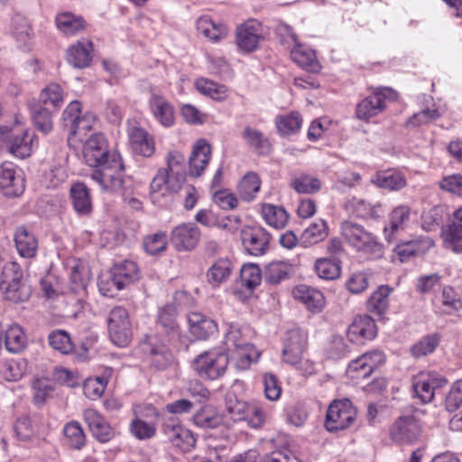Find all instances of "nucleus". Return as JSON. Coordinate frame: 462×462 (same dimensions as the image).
I'll return each instance as SVG.
<instances>
[{"instance_id":"obj_35","label":"nucleus","mask_w":462,"mask_h":462,"mask_svg":"<svg viewBox=\"0 0 462 462\" xmlns=\"http://www.w3.org/2000/svg\"><path fill=\"white\" fill-rule=\"evenodd\" d=\"M140 278V271L135 262L125 260L117 263V290L127 288Z\"/></svg>"},{"instance_id":"obj_51","label":"nucleus","mask_w":462,"mask_h":462,"mask_svg":"<svg viewBox=\"0 0 462 462\" xmlns=\"http://www.w3.org/2000/svg\"><path fill=\"white\" fill-rule=\"evenodd\" d=\"M49 345L56 351L63 355L72 353L74 346L69 334L63 329L51 331L48 336Z\"/></svg>"},{"instance_id":"obj_52","label":"nucleus","mask_w":462,"mask_h":462,"mask_svg":"<svg viewBox=\"0 0 462 462\" xmlns=\"http://www.w3.org/2000/svg\"><path fill=\"white\" fill-rule=\"evenodd\" d=\"M25 362L23 359H11L0 365V378L14 382L20 380L25 372Z\"/></svg>"},{"instance_id":"obj_21","label":"nucleus","mask_w":462,"mask_h":462,"mask_svg":"<svg viewBox=\"0 0 462 462\" xmlns=\"http://www.w3.org/2000/svg\"><path fill=\"white\" fill-rule=\"evenodd\" d=\"M127 134L131 148L136 154L149 158L154 153V139L145 129L137 125H129Z\"/></svg>"},{"instance_id":"obj_32","label":"nucleus","mask_w":462,"mask_h":462,"mask_svg":"<svg viewBox=\"0 0 462 462\" xmlns=\"http://www.w3.org/2000/svg\"><path fill=\"white\" fill-rule=\"evenodd\" d=\"M243 346L230 352L231 359L239 370H246L253 363L257 362L259 352L250 343H243Z\"/></svg>"},{"instance_id":"obj_27","label":"nucleus","mask_w":462,"mask_h":462,"mask_svg":"<svg viewBox=\"0 0 462 462\" xmlns=\"http://www.w3.org/2000/svg\"><path fill=\"white\" fill-rule=\"evenodd\" d=\"M14 243L18 254L23 258H32L38 250V239L25 226H17L14 232Z\"/></svg>"},{"instance_id":"obj_34","label":"nucleus","mask_w":462,"mask_h":462,"mask_svg":"<svg viewBox=\"0 0 462 462\" xmlns=\"http://www.w3.org/2000/svg\"><path fill=\"white\" fill-rule=\"evenodd\" d=\"M113 370L110 368L100 376L89 377L83 383V392L87 398L90 400L99 399L108 383V379L112 375Z\"/></svg>"},{"instance_id":"obj_59","label":"nucleus","mask_w":462,"mask_h":462,"mask_svg":"<svg viewBox=\"0 0 462 462\" xmlns=\"http://www.w3.org/2000/svg\"><path fill=\"white\" fill-rule=\"evenodd\" d=\"M12 34L22 42H25L33 36V31L26 17L14 14L12 17Z\"/></svg>"},{"instance_id":"obj_3","label":"nucleus","mask_w":462,"mask_h":462,"mask_svg":"<svg viewBox=\"0 0 462 462\" xmlns=\"http://www.w3.org/2000/svg\"><path fill=\"white\" fill-rule=\"evenodd\" d=\"M340 232L345 241L356 251L373 255L382 254V245L377 237L362 225L347 220L343 221Z\"/></svg>"},{"instance_id":"obj_36","label":"nucleus","mask_w":462,"mask_h":462,"mask_svg":"<svg viewBox=\"0 0 462 462\" xmlns=\"http://www.w3.org/2000/svg\"><path fill=\"white\" fill-rule=\"evenodd\" d=\"M55 22L57 28L67 35L75 34L86 27V22L81 16H77L69 12L57 14Z\"/></svg>"},{"instance_id":"obj_24","label":"nucleus","mask_w":462,"mask_h":462,"mask_svg":"<svg viewBox=\"0 0 462 462\" xmlns=\"http://www.w3.org/2000/svg\"><path fill=\"white\" fill-rule=\"evenodd\" d=\"M93 58V43L88 39H81L67 51V60L75 68L83 69L90 65Z\"/></svg>"},{"instance_id":"obj_55","label":"nucleus","mask_w":462,"mask_h":462,"mask_svg":"<svg viewBox=\"0 0 462 462\" xmlns=\"http://www.w3.org/2000/svg\"><path fill=\"white\" fill-rule=\"evenodd\" d=\"M243 343H249L245 330L236 324H228L225 334L226 350L231 352L243 346Z\"/></svg>"},{"instance_id":"obj_38","label":"nucleus","mask_w":462,"mask_h":462,"mask_svg":"<svg viewBox=\"0 0 462 462\" xmlns=\"http://www.w3.org/2000/svg\"><path fill=\"white\" fill-rule=\"evenodd\" d=\"M276 128L281 135H291L298 133L302 125V118L298 112L279 115L274 120Z\"/></svg>"},{"instance_id":"obj_19","label":"nucleus","mask_w":462,"mask_h":462,"mask_svg":"<svg viewBox=\"0 0 462 462\" xmlns=\"http://www.w3.org/2000/svg\"><path fill=\"white\" fill-rule=\"evenodd\" d=\"M167 439L176 448L186 452L196 443L193 433L174 420H169L163 428Z\"/></svg>"},{"instance_id":"obj_50","label":"nucleus","mask_w":462,"mask_h":462,"mask_svg":"<svg viewBox=\"0 0 462 462\" xmlns=\"http://www.w3.org/2000/svg\"><path fill=\"white\" fill-rule=\"evenodd\" d=\"M150 354L152 365L157 369H166L172 363V355L166 345L156 346L152 338L150 339Z\"/></svg>"},{"instance_id":"obj_22","label":"nucleus","mask_w":462,"mask_h":462,"mask_svg":"<svg viewBox=\"0 0 462 462\" xmlns=\"http://www.w3.org/2000/svg\"><path fill=\"white\" fill-rule=\"evenodd\" d=\"M149 107L154 119L163 127H171L175 123L173 106L162 96L153 93L149 99Z\"/></svg>"},{"instance_id":"obj_15","label":"nucleus","mask_w":462,"mask_h":462,"mask_svg":"<svg viewBox=\"0 0 462 462\" xmlns=\"http://www.w3.org/2000/svg\"><path fill=\"white\" fill-rule=\"evenodd\" d=\"M200 238V230L193 223L181 224L174 227L171 234V244L178 252L194 249Z\"/></svg>"},{"instance_id":"obj_23","label":"nucleus","mask_w":462,"mask_h":462,"mask_svg":"<svg viewBox=\"0 0 462 462\" xmlns=\"http://www.w3.org/2000/svg\"><path fill=\"white\" fill-rule=\"evenodd\" d=\"M211 158V146L205 139L198 140L192 149L189 161V174L193 177H199Z\"/></svg>"},{"instance_id":"obj_40","label":"nucleus","mask_w":462,"mask_h":462,"mask_svg":"<svg viewBox=\"0 0 462 462\" xmlns=\"http://www.w3.org/2000/svg\"><path fill=\"white\" fill-rule=\"evenodd\" d=\"M261 188V180L254 172H248L240 180L237 192L245 201H252Z\"/></svg>"},{"instance_id":"obj_64","label":"nucleus","mask_w":462,"mask_h":462,"mask_svg":"<svg viewBox=\"0 0 462 462\" xmlns=\"http://www.w3.org/2000/svg\"><path fill=\"white\" fill-rule=\"evenodd\" d=\"M88 269L82 263H76L70 269L69 280L71 282V289L75 292L83 290L87 286L88 281Z\"/></svg>"},{"instance_id":"obj_44","label":"nucleus","mask_w":462,"mask_h":462,"mask_svg":"<svg viewBox=\"0 0 462 462\" xmlns=\"http://www.w3.org/2000/svg\"><path fill=\"white\" fill-rule=\"evenodd\" d=\"M231 270L232 263L227 259L216 261L207 273L208 282L212 286H218L229 278Z\"/></svg>"},{"instance_id":"obj_57","label":"nucleus","mask_w":462,"mask_h":462,"mask_svg":"<svg viewBox=\"0 0 462 462\" xmlns=\"http://www.w3.org/2000/svg\"><path fill=\"white\" fill-rule=\"evenodd\" d=\"M177 311L176 308L167 305L160 310L158 326H160L166 334L177 335L179 326L176 322Z\"/></svg>"},{"instance_id":"obj_26","label":"nucleus","mask_w":462,"mask_h":462,"mask_svg":"<svg viewBox=\"0 0 462 462\" xmlns=\"http://www.w3.org/2000/svg\"><path fill=\"white\" fill-rule=\"evenodd\" d=\"M293 297L302 302L311 312H320L325 306L323 293L305 284L296 286L292 291Z\"/></svg>"},{"instance_id":"obj_60","label":"nucleus","mask_w":462,"mask_h":462,"mask_svg":"<svg viewBox=\"0 0 462 462\" xmlns=\"http://www.w3.org/2000/svg\"><path fill=\"white\" fill-rule=\"evenodd\" d=\"M442 237L447 248L462 254V227L448 225L442 229Z\"/></svg>"},{"instance_id":"obj_5","label":"nucleus","mask_w":462,"mask_h":462,"mask_svg":"<svg viewBox=\"0 0 462 462\" xmlns=\"http://www.w3.org/2000/svg\"><path fill=\"white\" fill-rule=\"evenodd\" d=\"M184 180V176H171L166 170L159 169L150 182V199L153 204H163L171 194L180 190Z\"/></svg>"},{"instance_id":"obj_48","label":"nucleus","mask_w":462,"mask_h":462,"mask_svg":"<svg viewBox=\"0 0 462 462\" xmlns=\"http://www.w3.org/2000/svg\"><path fill=\"white\" fill-rule=\"evenodd\" d=\"M168 246V236L166 232L159 231L147 235L143 237V247L146 254L157 255L166 251Z\"/></svg>"},{"instance_id":"obj_6","label":"nucleus","mask_w":462,"mask_h":462,"mask_svg":"<svg viewBox=\"0 0 462 462\" xmlns=\"http://www.w3.org/2000/svg\"><path fill=\"white\" fill-rule=\"evenodd\" d=\"M356 419V410L347 400L334 401L328 407L325 420L326 429L330 431L344 430Z\"/></svg>"},{"instance_id":"obj_41","label":"nucleus","mask_w":462,"mask_h":462,"mask_svg":"<svg viewBox=\"0 0 462 462\" xmlns=\"http://www.w3.org/2000/svg\"><path fill=\"white\" fill-rule=\"evenodd\" d=\"M392 292V288L386 285L380 286L375 291L372 293L368 301L367 309L370 312L376 315H383L389 306V295Z\"/></svg>"},{"instance_id":"obj_61","label":"nucleus","mask_w":462,"mask_h":462,"mask_svg":"<svg viewBox=\"0 0 462 462\" xmlns=\"http://www.w3.org/2000/svg\"><path fill=\"white\" fill-rule=\"evenodd\" d=\"M291 186L298 193L309 194L319 191L321 189V182L313 176L301 174L291 180Z\"/></svg>"},{"instance_id":"obj_29","label":"nucleus","mask_w":462,"mask_h":462,"mask_svg":"<svg viewBox=\"0 0 462 462\" xmlns=\"http://www.w3.org/2000/svg\"><path fill=\"white\" fill-rule=\"evenodd\" d=\"M346 208L353 216L363 219L377 218L382 214L380 203L371 204L356 198L349 199L346 204Z\"/></svg>"},{"instance_id":"obj_10","label":"nucleus","mask_w":462,"mask_h":462,"mask_svg":"<svg viewBox=\"0 0 462 462\" xmlns=\"http://www.w3.org/2000/svg\"><path fill=\"white\" fill-rule=\"evenodd\" d=\"M420 432L421 427L413 416H402L390 428V437L398 444L416 442Z\"/></svg>"},{"instance_id":"obj_30","label":"nucleus","mask_w":462,"mask_h":462,"mask_svg":"<svg viewBox=\"0 0 462 462\" xmlns=\"http://www.w3.org/2000/svg\"><path fill=\"white\" fill-rule=\"evenodd\" d=\"M261 216L265 223L275 228H284L289 222V214L284 208L270 203L261 205Z\"/></svg>"},{"instance_id":"obj_46","label":"nucleus","mask_w":462,"mask_h":462,"mask_svg":"<svg viewBox=\"0 0 462 462\" xmlns=\"http://www.w3.org/2000/svg\"><path fill=\"white\" fill-rule=\"evenodd\" d=\"M91 174L95 180L104 190H113L116 181V167L113 163H103L99 165Z\"/></svg>"},{"instance_id":"obj_53","label":"nucleus","mask_w":462,"mask_h":462,"mask_svg":"<svg viewBox=\"0 0 462 462\" xmlns=\"http://www.w3.org/2000/svg\"><path fill=\"white\" fill-rule=\"evenodd\" d=\"M40 101L57 110L64 102V91L59 84L51 83L41 91Z\"/></svg>"},{"instance_id":"obj_12","label":"nucleus","mask_w":462,"mask_h":462,"mask_svg":"<svg viewBox=\"0 0 462 462\" xmlns=\"http://www.w3.org/2000/svg\"><path fill=\"white\" fill-rule=\"evenodd\" d=\"M34 134L28 130L18 132L8 127V137L3 140L2 147L6 146L9 152L16 158L24 159L32 154Z\"/></svg>"},{"instance_id":"obj_33","label":"nucleus","mask_w":462,"mask_h":462,"mask_svg":"<svg viewBox=\"0 0 462 462\" xmlns=\"http://www.w3.org/2000/svg\"><path fill=\"white\" fill-rule=\"evenodd\" d=\"M373 182L376 186L389 190H400L406 186L405 176L395 170L378 172L373 179Z\"/></svg>"},{"instance_id":"obj_58","label":"nucleus","mask_w":462,"mask_h":462,"mask_svg":"<svg viewBox=\"0 0 462 462\" xmlns=\"http://www.w3.org/2000/svg\"><path fill=\"white\" fill-rule=\"evenodd\" d=\"M63 432L68 444L73 448L80 449L85 446L86 437L79 422L70 421L67 423Z\"/></svg>"},{"instance_id":"obj_13","label":"nucleus","mask_w":462,"mask_h":462,"mask_svg":"<svg viewBox=\"0 0 462 462\" xmlns=\"http://www.w3.org/2000/svg\"><path fill=\"white\" fill-rule=\"evenodd\" d=\"M0 188L10 197H17L24 191L23 171L11 162L0 165Z\"/></svg>"},{"instance_id":"obj_4","label":"nucleus","mask_w":462,"mask_h":462,"mask_svg":"<svg viewBox=\"0 0 462 462\" xmlns=\"http://www.w3.org/2000/svg\"><path fill=\"white\" fill-rule=\"evenodd\" d=\"M228 363V355L224 350L213 348L198 355L192 366L201 378L217 380L226 374Z\"/></svg>"},{"instance_id":"obj_62","label":"nucleus","mask_w":462,"mask_h":462,"mask_svg":"<svg viewBox=\"0 0 462 462\" xmlns=\"http://www.w3.org/2000/svg\"><path fill=\"white\" fill-rule=\"evenodd\" d=\"M194 423L200 428L215 429L222 423L221 416L211 408H204L193 417Z\"/></svg>"},{"instance_id":"obj_20","label":"nucleus","mask_w":462,"mask_h":462,"mask_svg":"<svg viewBox=\"0 0 462 462\" xmlns=\"http://www.w3.org/2000/svg\"><path fill=\"white\" fill-rule=\"evenodd\" d=\"M411 217V208L401 204L394 207L389 214L388 225L383 228L384 237L388 242L393 241L397 235L408 226Z\"/></svg>"},{"instance_id":"obj_49","label":"nucleus","mask_w":462,"mask_h":462,"mask_svg":"<svg viewBox=\"0 0 462 462\" xmlns=\"http://www.w3.org/2000/svg\"><path fill=\"white\" fill-rule=\"evenodd\" d=\"M291 265L284 261L270 263L264 271V278L269 283L277 284L289 277Z\"/></svg>"},{"instance_id":"obj_43","label":"nucleus","mask_w":462,"mask_h":462,"mask_svg":"<svg viewBox=\"0 0 462 462\" xmlns=\"http://www.w3.org/2000/svg\"><path fill=\"white\" fill-rule=\"evenodd\" d=\"M241 136L248 146L258 152L263 153L270 151L271 143L261 131L251 126H245Z\"/></svg>"},{"instance_id":"obj_63","label":"nucleus","mask_w":462,"mask_h":462,"mask_svg":"<svg viewBox=\"0 0 462 462\" xmlns=\"http://www.w3.org/2000/svg\"><path fill=\"white\" fill-rule=\"evenodd\" d=\"M266 420V411L258 402H250L243 421L253 429L261 428Z\"/></svg>"},{"instance_id":"obj_25","label":"nucleus","mask_w":462,"mask_h":462,"mask_svg":"<svg viewBox=\"0 0 462 462\" xmlns=\"http://www.w3.org/2000/svg\"><path fill=\"white\" fill-rule=\"evenodd\" d=\"M189 331L197 339H207L215 335L217 325L212 319L206 317L199 312H191L188 315Z\"/></svg>"},{"instance_id":"obj_16","label":"nucleus","mask_w":462,"mask_h":462,"mask_svg":"<svg viewBox=\"0 0 462 462\" xmlns=\"http://www.w3.org/2000/svg\"><path fill=\"white\" fill-rule=\"evenodd\" d=\"M241 237L243 245L252 255H263L268 249L270 235L263 227L246 226L242 230Z\"/></svg>"},{"instance_id":"obj_45","label":"nucleus","mask_w":462,"mask_h":462,"mask_svg":"<svg viewBox=\"0 0 462 462\" xmlns=\"http://www.w3.org/2000/svg\"><path fill=\"white\" fill-rule=\"evenodd\" d=\"M5 346L10 353H19L26 346V337L18 325L10 326L5 332Z\"/></svg>"},{"instance_id":"obj_54","label":"nucleus","mask_w":462,"mask_h":462,"mask_svg":"<svg viewBox=\"0 0 462 462\" xmlns=\"http://www.w3.org/2000/svg\"><path fill=\"white\" fill-rule=\"evenodd\" d=\"M117 346H126L133 337L131 322L128 319V313L125 310L117 308Z\"/></svg>"},{"instance_id":"obj_2","label":"nucleus","mask_w":462,"mask_h":462,"mask_svg":"<svg viewBox=\"0 0 462 462\" xmlns=\"http://www.w3.org/2000/svg\"><path fill=\"white\" fill-rule=\"evenodd\" d=\"M0 290L5 298L13 302H23L29 299L31 290L23 282V273L18 263L10 262L5 264L1 275Z\"/></svg>"},{"instance_id":"obj_31","label":"nucleus","mask_w":462,"mask_h":462,"mask_svg":"<svg viewBox=\"0 0 462 462\" xmlns=\"http://www.w3.org/2000/svg\"><path fill=\"white\" fill-rule=\"evenodd\" d=\"M199 93L216 101L225 100L228 95V88L207 78H199L194 81Z\"/></svg>"},{"instance_id":"obj_17","label":"nucleus","mask_w":462,"mask_h":462,"mask_svg":"<svg viewBox=\"0 0 462 462\" xmlns=\"http://www.w3.org/2000/svg\"><path fill=\"white\" fill-rule=\"evenodd\" d=\"M376 332L374 320L367 315H362L356 317L349 325L347 337L355 344L364 345L366 341L374 339Z\"/></svg>"},{"instance_id":"obj_42","label":"nucleus","mask_w":462,"mask_h":462,"mask_svg":"<svg viewBox=\"0 0 462 462\" xmlns=\"http://www.w3.org/2000/svg\"><path fill=\"white\" fill-rule=\"evenodd\" d=\"M421 245H423V249H429L434 246V241L430 237H425L420 240L399 244L395 246L394 252L400 257V260L404 262L420 252Z\"/></svg>"},{"instance_id":"obj_14","label":"nucleus","mask_w":462,"mask_h":462,"mask_svg":"<svg viewBox=\"0 0 462 462\" xmlns=\"http://www.w3.org/2000/svg\"><path fill=\"white\" fill-rule=\"evenodd\" d=\"M262 26L257 20H249L237 26L236 43L240 51L249 53L254 51L261 39Z\"/></svg>"},{"instance_id":"obj_47","label":"nucleus","mask_w":462,"mask_h":462,"mask_svg":"<svg viewBox=\"0 0 462 462\" xmlns=\"http://www.w3.org/2000/svg\"><path fill=\"white\" fill-rule=\"evenodd\" d=\"M315 272L323 280H335L340 276L341 264L336 259L319 258L315 263Z\"/></svg>"},{"instance_id":"obj_18","label":"nucleus","mask_w":462,"mask_h":462,"mask_svg":"<svg viewBox=\"0 0 462 462\" xmlns=\"http://www.w3.org/2000/svg\"><path fill=\"white\" fill-rule=\"evenodd\" d=\"M288 32L291 42L294 43V46L291 51V57L292 60L300 67L310 72H319L321 66L317 60L315 51L307 45L299 43L297 42L296 34L291 30H288Z\"/></svg>"},{"instance_id":"obj_56","label":"nucleus","mask_w":462,"mask_h":462,"mask_svg":"<svg viewBox=\"0 0 462 462\" xmlns=\"http://www.w3.org/2000/svg\"><path fill=\"white\" fill-rule=\"evenodd\" d=\"M32 118L36 127L43 134H49L53 128L51 113L47 107L35 105L31 109Z\"/></svg>"},{"instance_id":"obj_9","label":"nucleus","mask_w":462,"mask_h":462,"mask_svg":"<svg viewBox=\"0 0 462 462\" xmlns=\"http://www.w3.org/2000/svg\"><path fill=\"white\" fill-rule=\"evenodd\" d=\"M447 384V380L435 372H421L413 378V392L421 402L433 400L435 390Z\"/></svg>"},{"instance_id":"obj_7","label":"nucleus","mask_w":462,"mask_h":462,"mask_svg":"<svg viewBox=\"0 0 462 462\" xmlns=\"http://www.w3.org/2000/svg\"><path fill=\"white\" fill-rule=\"evenodd\" d=\"M384 362L385 356L382 351H369L361 355L348 365L346 374L351 380L358 382L370 376L374 370L383 365Z\"/></svg>"},{"instance_id":"obj_39","label":"nucleus","mask_w":462,"mask_h":462,"mask_svg":"<svg viewBox=\"0 0 462 462\" xmlns=\"http://www.w3.org/2000/svg\"><path fill=\"white\" fill-rule=\"evenodd\" d=\"M462 310V300L459 295L450 286H444L440 297L439 310L445 315H452Z\"/></svg>"},{"instance_id":"obj_11","label":"nucleus","mask_w":462,"mask_h":462,"mask_svg":"<svg viewBox=\"0 0 462 462\" xmlns=\"http://www.w3.org/2000/svg\"><path fill=\"white\" fill-rule=\"evenodd\" d=\"M83 159L90 167H98L108 162L109 149L102 134L91 135L83 144Z\"/></svg>"},{"instance_id":"obj_37","label":"nucleus","mask_w":462,"mask_h":462,"mask_svg":"<svg viewBox=\"0 0 462 462\" xmlns=\"http://www.w3.org/2000/svg\"><path fill=\"white\" fill-rule=\"evenodd\" d=\"M328 236L326 221L319 219L310 224L301 234L300 243L309 247L324 240Z\"/></svg>"},{"instance_id":"obj_1","label":"nucleus","mask_w":462,"mask_h":462,"mask_svg":"<svg viewBox=\"0 0 462 462\" xmlns=\"http://www.w3.org/2000/svg\"><path fill=\"white\" fill-rule=\"evenodd\" d=\"M308 350V335L300 328L287 332L283 339L282 351V361L296 367L302 375L309 376L315 373L314 363L305 358Z\"/></svg>"},{"instance_id":"obj_28","label":"nucleus","mask_w":462,"mask_h":462,"mask_svg":"<svg viewBox=\"0 0 462 462\" xmlns=\"http://www.w3.org/2000/svg\"><path fill=\"white\" fill-rule=\"evenodd\" d=\"M70 198L74 210L79 216H89L93 209L92 199L88 188L81 182L70 188Z\"/></svg>"},{"instance_id":"obj_8","label":"nucleus","mask_w":462,"mask_h":462,"mask_svg":"<svg viewBox=\"0 0 462 462\" xmlns=\"http://www.w3.org/2000/svg\"><path fill=\"white\" fill-rule=\"evenodd\" d=\"M393 94V92L391 88H377L372 95L357 104L356 108V117L367 122L372 117L378 116L386 107L385 98L392 97Z\"/></svg>"}]
</instances>
